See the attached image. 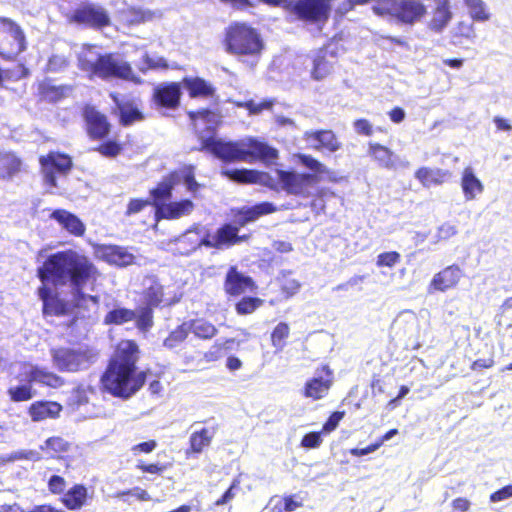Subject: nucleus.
Instances as JSON below:
<instances>
[{
  "label": "nucleus",
  "mask_w": 512,
  "mask_h": 512,
  "mask_svg": "<svg viewBox=\"0 0 512 512\" xmlns=\"http://www.w3.org/2000/svg\"><path fill=\"white\" fill-rule=\"evenodd\" d=\"M298 162L313 173L297 172L294 169H274L272 175L256 169H225L221 175L237 184H259L272 191H284L288 195L307 198L309 187L320 180V175H331L332 171L310 154L296 155Z\"/></svg>",
  "instance_id": "f257e3e1"
},
{
  "label": "nucleus",
  "mask_w": 512,
  "mask_h": 512,
  "mask_svg": "<svg viewBox=\"0 0 512 512\" xmlns=\"http://www.w3.org/2000/svg\"><path fill=\"white\" fill-rule=\"evenodd\" d=\"M39 277L44 282L51 279L58 284H69L74 293L76 306L81 305V301L90 300L98 302L96 296L82 293L85 286H92L99 277V272L91 260L74 250H66L51 255L38 270Z\"/></svg>",
  "instance_id": "f03ea898"
},
{
  "label": "nucleus",
  "mask_w": 512,
  "mask_h": 512,
  "mask_svg": "<svg viewBox=\"0 0 512 512\" xmlns=\"http://www.w3.org/2000/svg\"><path fill=\"white\" fill-rule=\"evenodd\" d=\"M201 150L207 151L224 163H273L279 156L278 150L254 137L236 141H224L207 137L201 143Z\"/></svg>",
  "instance_id": "7ed1b4c3"
},
{
  "label": "nucleus",
  "mask_w": 512,
  "mask_h": 512,
  "mask_svg": "<svg viewBox=\"0 0 512 512\" xmlns=\"http://www.w3.org/2000/svg\"><path fill=\"white\" fill-rule=\"evenodd\" d=\"M77 56L79 68L89 73L90 78L97 76L106 80L117 77L135 81L127 62L112 54L102 55L96 46L82 45Z\"/></svg>",
  "instance_id": "20e7f679"
},
{
  "label": "nucleus",
  "mask_w": 512,
  "mask_h": 512,
  "mask_svg": "<svg viewBox=\"0 0 512 512\" xmlns=\"http://www.w3.org/2000/svg\"><path fill=\"white\" fill-rule=\"evenodd\" d=\"M221 44L224 51L237 58H258L264 50L259 31L245 21H232L223 31Z\"/></svg>",
  "instance_id": "39448f33"
},
{
  "label": "nucleus",
  "mask_w": 512,
  "mask_h": 512,
  "mask_svg": "<svg viewBox=\"0 0 512 512\" xmlns=\"http://www.w3.org/2000/svg\"><path fill=\"white\" fill-rule=\"evenodd\" d=\"M15 379L20 384L11 386L7 390V394L13 402H23L32 399L36 394L32 386L33 384L50 388H59L64 384V379L59 375L45 367H40L30 362L19 364L15 373Z\"/></svg>",
  "instance_id": "423d86ee"
},
{
  "label": "nucleus",
  "mask_w": 512,
  "mask_h": 512,
  "mask_svg": "<svg viewBox=\"0 0 512 512\" xmlns=\"http://www.w3.org/2000/svg\"><path fill=\"white\" fill-rule=\"evenodd\" d=\"M134 372L135 369L121 365L117 361H111L102 376L103 387L114 396L127 398L134 394L145 381L142 374L135 375Z\"/></svg>",
  "instance_id": "0eeeda50"
},
{
  "label": "nucleus",
  "mask_w": 512,
  "mask_h": 512,
  "mask_svg": "<svg viewBox=\"0 0 512 512\" xmlns=\"http://www.w3.org/2000/svg\"><path fill=\"white\" fill-rule=\"evenodd\" d=\"M53 365L62 372L87 370L98 359L99 352L89 345L59 347L50 350Z\"/></svg>",
  "instance_id": "6e6552de"
},
{
  "label": "nucleus",
  "mask_w": 512,
  "mask_h": 512,
  "mask_svg": "<svg viewBox=\"0 0 512 512\" xmlns=\"http://www.w3.org/2000/svg\"><path fill=\"white\" fill-rule=\"evenodd\" d=\"M372 9L376 15L391 16L406 25L421 21L427 14L421 0H380Z\"/></svg>",
  "instance_id": "1a4fd4ad"
},
{
  "label": "nucleus",
  "mask_w": 512,
  "mask_h": 512,
  "mask_svg": "<svg viewBox=\"0 0 512 512\" xmlns=\"http://www.w3.org/2000/svg\"><path fill=\"white\" fill-rule=\"evenodd\" d=\"M333 0H288L284 11L293 18L307 24L324 25L332 11Z\"/></svg>",
  "instance_id": "9d476101"
},
{
  "label": "nucleus",
  "mask_w": 512,
  "mask_h": 512,
  "mask_svg": "<svg viewBox=\"0 0 512 512\" xmlns=\"http://www.w3.org/2000/svg\"><path fill=\"white\" fill-rule=\"evenodd\" d=\"M27 49V39L22 27L14 20L0 17V56L16 60Z\"/></svg>",
  "instance_id": "9b49d317"
},
{
  "label": "nucleus",
  "mask_w": 512,
  "mask_h": 512,
  "mask_svg": "<svg viewBox=\"0 0 512 512\" xmlns=\"http://www.w3.org/2000/svg\"><path fill=\"white\" fill-rule=\"evenodd\" d=\"M239 227L225 223L220 226L215 233L205 232V234L189 249V252L195 251L201 246L214 249L231 247L244 239L246 236H239Z\"/></svg>",
  "instance_id": "f8f14e48"
},
{
  "label": "nucleus",
  "mask_w": 512,
  "mask_h": 512,
  "mask_svg": "<svg viewBox=\"0 0 512 512\" xmlns=\"http://www.w3.org/2000/svg\"><path fill=\"white\" fill-rule=\"evenodd\" d=\"M315 376L309 378L302 388V395L313 401L325 398L334 383V372L329 364L323 363L315 370Z\"/></svg>",
  "instance_id": "ddd939ff"
},
{
  "label": "nucleus",
  "mask_w": 512,
  "mask_h": 512,
  "mask_svg": "<svg viewBox=\"0 0 512 512\" xmlns=\"http://www.w3.org/2000/svg\"><path fill=\"white\" fill-rule=\"evenodd\" d=\"M303 139L310 148L322 153H336L342 148V142L331 129L307 130L303 133Z\"/></svg>",
  "instance_id": "4468645a"
},
{
  "label": "nucleus",
  "mask_w": 512,
  "mask_h": 512,
  "mask_svg": "<svg viewBox=\"0 0 512 512\" xmlns=\"http://www.w3.org/2000/svg\"><path fill=\"white\" fill-rule=\"evenodd\" d=\"M257 289L256 282L250 276L239 271L238 267L230 266L223 281V290L230 297H237Z\"/></svg>",
  "instance_id": "2eb2a0df"
},
{
  "label": "nucleus",
  "mask_w": 512,
  "mask_h": 512,
  "mask_svg": "<svg viewBox=\"0 0 512 512\" xmlns=\"http://www.w3.org/2000/svg\"><path fill=\"white\" fill-rule=\"evenodd\" d=\"M44 179L47 184L56 186V175L66 174L71 166L72 161L68 155L51 152L46 157L40 158Z\"/></svg>",
  "instance_id": "dca6fc26"
},
{
  "label": "nucleus",
  "mask_w": 512,
  "mask_h": 512,
  "mask_svg": "<svg viewBox=\"0 0 512 512\" xmlns=\"http://www.w3.org/2000/svg\"><path fill=\"white\" fill-rule=\"evenodd\" d=\"M463 277V271L457 264L449 265L437 272L428 286V292H445L455 288Z\"/></svg>",
  "instance_id": "f3484780"
},
{
  "label": "nucleus",
  "mask_w": 512,
  "mask_h": 512,
  "mask_svg": "<svg viewBox=\"0 0 512 512\" xmlns=\"http://www.w3.org/2000/svg\"><path fill=\"white\" fill-rule=\"evenodd\" d=\"M71 21L94 28H102L110 24V18L106 10L96 5H87L77 9L73 13Z\"/></svg>",
  "instance_id": "a211bd4d"
},
{
  "label": "nucleus",
  "mask_w": 512,
  "mask_h": 512,
  "mask_svg": "<svg viewBox=\"0 0 512 512\" xmlns=\"http://www.w3.org/2000/svg\"><path fill=\"white\" fill-rule=\"evenodd\" d=\"M337 60L335 51L329 50L327 47L320 48L313 58L311 77L317 81L328 77L337 64Z\"/></svg>",
  "instance_id": "6ab92c4d"
},
{
  "label": "nucleus",
  "mask_w": 512,
  "mask_h": 512,
  "mask_svg": "<svg viewBox=\"0 0 512 512\" xmlns=\"http://www.w3.org/2000/svg\"><path fill=\"white\" fill-rule=\"evenodd\" d=\"M431 16L427 22V28L433 33H442L451 23L453 12L450 0H434Z\"/></svg>",
  "instance_id": "aec40b11"
},
{
  "label": "nucleus",
  "mask_w": 512,
  "mask_h": 512,
  "mask_svg": "<svg viewBox=\"0 0 512 512\" xmlns=\"http://www.w3.org/2000/svg\"><path fill=\"white\" fill-rule=\"evenodd\" d=\"M414 176L423 187L430 188L446 183L452 173L440 168L420 167L415 171Z\"/></svg>",
  "instance_id": "412c9836"
},
{
  "label": "nucleus",
  "mask_w": 512,
  "mask_h": 512,
  "mask_svg": "<svg viewBox=\"0 0 512 512\" xmlns=\"http://www.w3.org/2000/svg\"><path fill=\"white\" fill-rule=\"evenodd\" d=\"M84 116L87 123L88 133L95 139L105 137L109 132V124L106 117L99 113L94 107H86Z\"/></svg>",
  "instance_id": "4be33fe9"
},
{
  "label": "nucleus",
  "mask_w": 512,
  "mask_h": 512,
  "mask_svg": "<svg viewBox=\"0 0 512 512\" xmlns=\"http://www.w3.org/2000/svg\"><path fill=\"white\" fill-rule=\"evenodd\" d=\"M52 219L65 229L68 233L80 237L83 236L86 230L84 223L71 212L64 209H57L52 212Z\"/></svg>",
  "instance_id": "5701e85b"
},
{
  "label": "nucleus",
  "mask_w": 512,
  "mask_h": 512,
  "mask_svg": "<svg viewBox=\"0 0 512 512\" xmlns=\"http://www.w3.org/2000/svg\"><path fill=\"white\" fill-rule=\"evenodd\" d=\"M62 406L52 401H37L29 408V415L33 421H42L59 416Z\"/></svg>",
  "instance_id": "b1692460"
},
{
  "label": "nucleus",
  "mask_w": 512,
  "mask_h": 512,
  "mask_svg": "<svg viewBox=\"0 0 512 512\" xmlns=\"http://www.w3.org/2000/svg\"><path fill=\"white\" fill-rule=\"evenodd\" d=\"M194 209V203L189 199L170 201L165 203L162 200V219H179L189 215Z\"/></svg>",
  "instance_id": "393cba45"
},
{
  "label": "nucleus",
  "mask_w": 512,
  "mask_h": 512,
  "mask_svg": "<svg viewBox=\"0 0 512 512\" xmlns=\"http://www.w3.org/2000/svg\"><path fill=\"white\" fill-rule=\"evenodd\" d=\"M368 154L378 163L379 166L383 168L392 169L396 165L393 151L380 143L369 142Z\"/></svg>",
  "instance_id": "a878e982"
},
{
  "label": "nucleus",
  "mask_w": 512,
  "mask_h": 512,
  "mask_svg": "<svg viewBox=\"0 0 512 512\" xmlns=\"http://www.w3.org/2000/svg\"><path fill=\"white\" fill-rule=\"evenodd\" d=\"M215 428H202L199 431H195L189 438V448L187 454H200L207 447L210 446L211 441L215 435Z\"/></svg>",
  "instance_id": "bb28decb"
},
{
  "label": "nucleus",
  "mask_w": 512,
  "mask_h": 512,
  "mask_svg": "<svg viewBox=\"0 0 512 512\" xmlns=\"http://www.w3.org/2000/svg\"><path fill=\"white\" fill-rule=\"evenodd\" d=\"M279 293L284 300H288L296 295L300 288L301 282L294 277L292 271H282L276 278Z\"/></svg>",
  "instance_id": "cd10ccee"
},
{
  "label": "nucleus",
  "mask_w": 512,
  "mask_h": 512,
  "mask_svg": "<svg viewBox=\"0 0 512 512\" xmlns=\"http://www.w3.org/2000/svg\"><path fill=\"white\" fill-rule=\"evenodd\" d=\"M137 353L138 347L135 342L131 340L121 341L117 346L116 354L112 361H117L121 365L135 369Z\"/></svg>",
  "instance_id": "c85d7f7f"
},
{
  "label": "nucleus",
  "mask_w": 512,
  "mask_h": 512,
  "mask_svg": "<svg viewBox=\"0 0 512 512\" xmlns=\"http://www.w3.org/2000/svg\"><path fill=\"white\" fill-rule=\"evenodd\" d=\"M103 258L117 266H127L133 263L134 255L120 246H105L102 249Z\"/></svg>",
  "instance_id": "c756f323"
},
{
  "label": "nucleus",
  "mask_w": 512,
  "mask_h": 512,
  "mask_svg": "<svg viewBox=\"0 0 512 512\" xmlns=\"http://www.w3.org/2000/svg\"><path fill=\"white\" fill-rule=\"evenodd\" d=\"M451 43L460 46L465 42H472L476 38L475 27L473 23L460 20L451 31Z\"/></svg>",
  "instance_id": "7c9ffc66"
},
{
  "label": "nucleus",
  "mask_w": 512,
  "mask_h": 512,
  "mask_svg": "<svg viewBox=\"0 0 512 512\" xmlns=\"http://www.w3.org/2000/svg\"><path fill=\"white\" fill-rule=\"evenodd\" d=\"M184 85L191 98H208L213 97L215 94V88L208 81L200 77L187 78L184 80Z\"/></svg>",
  "instance_id": "2f4dec72"
},
{
  "label": "nucleus",
  "mask_w": 512,
  "mask_h": 512,
  "mask_svg": "<svg viewBox=\"0 0 512 512\" xmlns=\"http://www.w3.org/2000/svg\"><path fill=\"white\" fill-rule=\"evenodd\" d=\"M461 187L466 200H472L477 194H480L484 187L481 181L475 176L471 167L463 170Z\"/></svg>",
  "instance_id": "473e14b6"
},
{
  "label": "nucleus",
  "mask_w": 512,
  "mask_h": 512,
  "mask_svg": "<svg viewBox=\"0 0 512 512\" xmlns=\"http://www.w3.org/2000/svg\"><path fill=\"white\" fill-rule=\"evenodd\" d=\"M153 205L155 210V219L158 223L160 221V188L156 187L152 190V201L150 199L141 200L133 199L129 202L126 214L133 215L140 212L144 207Z\"/></svg>",
  "instance_id": "72a5a7b5"
},
{
  "label": "nucleus",
  "mask_w": 512,
  "mask_h": 512,
  "mask_svg": "<svg viewBox=\"0 0 512 512\" xmlns=\"http://www.w3.org/2000/svg\"><path fill=\"white\" fill-rule=\"evenodd\" d=\"M189 331L192 332L195 337L202 340H210L215 337L218 333L217 327L203 318H196L187 321Z\"/></svg>",
  "instance_id": "f704fd0d"
},
{
  "label": "nucleus",
  "mask_w": 512,
  "mask_h": 512,
  "mask_svg": "<svg viewBox=\"0 0 512 512\" xmlns=\"http://www.w3.org/2000/svg\"><path fill=\"white\" fill-rule=\"evenodd\" d=\"M39 297L43 301V312L46 315H59L66 311L65 304L54 297L49 289L42 286L38 290Z\"/></svg>",
  "instance_id": "c9c22d12"
},
{
  "label": "nucleus",
  "mask_w": 512,
  "mask_h": 512,
  "mask_svg": "<svg viewBox=\"0 0 512 512\" xmlns=\"http://www.w3.org/2000/svg\"><path fill=\"white\" fill-rule=\"evenodd\" d=\"M120 113V121L124 126L133 124L143 118L139 109L132 103L120 102L116 95H111Z\"/></svg>",
  "instance_id": "e433bc0d"
},
{
  "label": "nucleus",
  "mask_w": 512,
  "mask_h": 512,
  "mask_svg": "<svg viewBox=\"0 0 512 512\" xmlns=\"http://www.w3.org/2000/svg\"><path fill=\"white\" fill-rule=\"evenodd\" d=\"M86 497L87 489L82 485H76L64 495L63 503L69 509H78L85 503Z\"/></svg>",
  "instance_id": "4c0bfd02"
},
{
  "label": "nucleus",
  "mask_w": 512,
  "mask_h": 512,
  "mask_svg": "<svg viewBox=\"0 0 512 512\" xmlns=\"http://www.w3.org/2000/svg\"><path fill=\"white\" fill-rule=\"evenodd\" d=\"M290 336V327L286 322L278 323L270 334L271 345L277 350L282 351Z\"/></svg>",
  "instance_id": "58836bf2"
},
{
  "label": "nucleus",
  "mask_w": 512,
  "mask_h": 512,
  "mask_svg": "<svg viewBox=\"0 0 512 512\" xmlns=\"http://www.w3.org/2000/svg\"><path fill=\"white\" fill-rule=\"evenodd\" d=\"M181 89L178 83L162 85V108H176L179 105Z\"/></svg>",
  "instance_id": "ea45409f"
},
{
  "label": "nucleus",
  "mask_w": 512,
  "mask_h": 512,
  "mask_svg": "<svg viewBox=\"0 0 512 512\" xmlns=\"http://www.w3.org/2000/svg\"><path fill=\"white\" fill-rule=\"evenodd\" d=\"M69 443L61 437L48 438L43 445L40 446L41 450L46 452L50 457H60L62 453L69 450Z\"/></svg>",
  "instance_id": "a19ab883"
},
{
  "label": "nucleus",
  "mask_w": 512,
  "mask_h": 512,
  "mask_svg": "<svg viewBox=\"0 0 512 512\" xmlns=\"http://www.w3.org/2000/svg\"><path fill=\"white\" fill-rule=\"evenodd\" d=\"M189 333L190 331L187 321L183 322L169 333V335L164 339L163 345L168 348H176L187 339Z\"/></svg>",
  "instance_id": "79ce46f5"
},
{
  "label": "nucleus",
  "mask_w": 512,
  "mask_h": 512,
  "mask_svg": "<svg viewBox=\"0 0 512 512\" xmlns=\"http://www.w3.org/2000/svg\"><path fill=\"white\" fill-rule=\"evenodd\" d=\"M463 2L469 9V14L473 21L485 22L490 19V13L482 0H463Z\"/></svg>",
  "instance_id": "37998d69"
},
{
  "label": "nucleus",
  "mask_w": 512,
  "mask_h": 512,
  "mask_svg": "<svg viewBox=\"0 0 512 512\" xmlns=\"http://www.w3.org/2000/svg\"><path fill=\"white\" fill-rule=\"evenodd\" d=\"M135 318L136 312L125 308H118L108 312L105 316L104 322L106 324L121 325L123 323L132 321Z\"/></svg>",
  "instance_id": "c03bdc74"
},
{
  "label": "nucleus",
  "mask_w": 512,
  "mask_h": 512,
  "mask_svg": "<svg viewBox=\"0 0 512 512\" xmlns=\"http://www.w3.org/2000/svg\"><path fill=\"white\" fill-rule=\"evenodd\" d=\"M264 301L258 297H242L235 304V311L238 315H248L255 312L259 307L263 305Z\"/></svg>",
  "instance_id": "a18cd8bd"
},
{
  "label": "nucleus",
  "mask_w": 512,
  "mask_h": 512,
  "mask_svg": "<svg viewBox=\"0 0 512 512\" xmlns=\"http://www.w3.org/2000/svg\"><path fill=\"white\" fill-rule=\"evenodd\" d=\"M121 5L123 7L118 10V17L120 21L127 24H134L145 19V13L141 10H137L133 7H126L125 3H121Z\"/></svg>",
  "instance_id": "49530a36"
},
{
  "label": "nucleus",
  "mask_w": 512,
  "mask_h": 512,
  "mask_svg": "<svg viewBox=\"0 0 512 512\" xmlns=\"http://www.w3.org/2000/svg\"><path fill=\"white\" fill-rule=\"evenodd\" d=\"M183 182L182 178V167L177 170L172 171L165 181H162V200L171 197V190L175 185H178Z\"/></svg>",
  "instance_id": "de8ad7c7"
},
{
  "label": "nucleus",
  "mask_w": 512,
  "mask_h": 512,
  "mask_svg": "<svg viewBox=\"0 0 512 512\" xmlns=\"http://www.w3.org/2000/svg\"><path fill=\"white\" fill-rule=\"evenodd\" d=\"M40 459L41 455L36 450H18L2 457L4 462H15L21 460L38 461Z\"/></svg>",
  "instance_id": "09e8293b"
},
{
  "label": "nucleus",
  "mask_w": 512,
  "mask_h": 512,
  "mask_svg": "<svg viewBox=\"0 0 512 512\" xmlns=\"http://www.w3.org/2000/svg\"><path fill=\"white\" fill-rule=\"evenodd\" d=\"M182 178L183 183L186 185L188 191H190L191 193H196L199 190L200 184L195 179L194 166H182Z\"/></svg>",
  "instance_id": "8fccbe9b"
},
{
  "label": "nucleus",
  "mask_w": 512,
  "mask_h": 512,
  "mask_svg": "<svg viewBox=\"0 0 512 512\" xmlns=\"http://www.w3.org/2000/svg\"><path fill=\"white\" fill-rule=\"evenodd\" d=\"M236 225L240 227L246 226L248 223L254 222L257 220L256 214L254 212L253 207H242L237 210L236 214Z\"/></svg>",
  "instance_id": "3c124183"
},
{
  "label": "nucleus",
  "mask_w": 512,
  "mask_h": 512,
  "mask_svg": "<svg viewBox=\"0 0 512 512\" xmlns=\"http://www.w3.org/2000/svg\"><path fill=\"white\" fill-rule=\"evenodd\" d=\"M401 255L397 251L380 253L377 256L376 265L378 267H393L400 262Z\"/></svg>",
  "instance_id": "603ef678"
},
{
  "label": "nucleus",
  "mask_w": 512,
  "mask_h": 512,
  "mask_svg": "<svg viewBox=\"0 0 512 512\" xmlns=\"http://www.w3.org/2000/svg\"><path fill=\"white\" fill-rule=\"evenodd\" d=\"M240 488V479L236 477L232 480L229 488L222 494V496L215 501L216 506H223L233 500L236 496V491Z\"/></svg>",
  "instance_id": "864d4df0"
},
{
  "label": "nucleus",
  "mask_w": 512,
  "mask_h": 512,
  "mask_svg": "<svg viewBox=\"0 0 512 512\" xmlns=\"http://www.w3.org/2000/svg\"><path fill=\"white\" fill-rule=\"evenodd\" d=\"M226 353L225 348L220 342H215L209 350L204 353V359L207 362H215L220 360Z\"/></svg>",
  "instance_id": "5fc2aeb1"
},
{
  "label": "nucleus",
  "mask_w": 512,
  "mask_h": 512,
  "mask_svg": "<svg viewBox=\"0 0 512 512\" xmlns=\"http://www.w3.org/2000/svg\"><path fill=\"white\" fill-rule=\"evenodd\" d=\"M321 432L306 433L301 439V446L307 449L318 448L322 443Z\"/></svg>",
  "instance_id": "6e6d98bb"
},
{
  "label": "nucleus",
  "mask_w": 512,
  "mask_h": 512,
  "mask_svg": "<svg viewBox=\"0 0 512 512\" xmlns=\"http://www.w3.org/2000/svg\"><path fill=\"white\" fill-rule=\"evenodd\" d=\"M344 416L345 411H335L331 413L326 422L323 424L322 431L325 433L334 431Z\"/></svg>",
  "instance_id": "4d7b16f0"
},
{
  "label": "nucleus",
  "mask_w": 512,
  "mask_h": 512,
  "mask_svg": "<svg viewBox=\"0 0 512 512\" xmlns=\"http://www.w3.org/2000/svg\"><path fill=\"white\" fill-rule=\"evenodd\" d=\"M355 132L363 136H371L374 132L371 122L366 118H358L353 122Z\"/></svg>",
  "instance_id": "13d9d810"
},
{
  "label": "nucleus",
  "mask_w": 512,
  "mask_h": 512,
  "mask_svg": "<svg viewBox=\"0 0 512 512\" xmlns=\"http://www.w3.org/2000/svg\"><path fill=\"white\" fill-rule=\"evenodd\" d=\"M89 386L80 385L72 392L71 400L76 405H82L88 402V393L91 392Z\"/></svg>",
  "instance_id": "bf43d9fd"
},
{
  "label": "nucleus",
  "mask_w": 512,
  "mask_h": 512,
  "mask_svg": "<svg viewBox=\"0 0 512 512\" xmlns=\"http://www.w3.org/2000/svg\"><path fill=\"white\" fill-rule=\"evenodd\" d=\"M68 65V59L64 55H52L47 64V68L51 72H58L63 70Z\"/></svg>",
  "instance_id": "052dcab7"
},
{
  "label": "nucleus",
  "mask_w": 512,
  "mask_h": 512,
  "mask_svg": "<svg viewBox=\"0 0 512 512\" xmlns=\"http://www.w3.org/2000/svg\"><path fill=\"white\" fill-rule=\"evenodd\" d=\"M137 326L140 330H147L152 326V312L151 309H142L140 314H136Z\"/></svg>",
  "instance_id": "680f3d73"
},
{
  "label": "nucleus",
  "mask_w": 512,
  "mask_h": 512,
  "mask_svg": "<svg viewBox=\"0 0 512 512\" xmlns=\"http://www.w3.org/2000/svg\"><path fill=\"white\" fill-rule=\"evenodd\" d=\"M282 501L285 512H292L303 506V500L298 495L284 496Z\"/></svg>",
  "instance_id": "e2e57ef3"
},
{
  "label": "nucleus",
  "mask_w": 512,
  "mask_h": 512,
  "mask_svg": "<svg viewBox=\"0 0 512 512\" xmlns=\"http://www.w3.org/2000/svg\"><path fill=\"white\" fill-rule=\"evenodd\" d=\"M472 503L466 497H457L450 503L451 512H469Z\"/></svg>",
  "instance_id": "0e129e2a"
},
{
  "label": "nucleus",
  "mask_w": 512,
  "mask_h": 512,
  "mask_svg": "<svg viewBox=\"0 0 512 512\" xmlns=\"http://www.w3.org/2000/svg\"><path fill=\"white\" fill-rule=\"evenodd\" d=\"M252 207L254 209L257 219L259 217H262V216L268 215V214H272L277 211V207L272 202H268V201L257 203L255 205H253Z\"/></svg>",
  "instance_id": "69168bd1"
},
{
  "label": "nucleus",
  "mask_w": 512,
  "mask_h": 512,
  "mask_svg": "<svg viewBox=\"0 0 512 512\" xmlns=\"http://www.w3.org/2000/svg\"><path fill=\"white\" fill-rule=\"evenodd\" d=\"M512 497V484H508L490 494L491 502H501Z\"/></svg>",
  "instance_id": "338daca9"
},
{
  "label": "nucleus",
  "mask_w": 512,
  "mask_h": 512,
  "mask_svg": "<svg viewBox=\"0 0 512 512\" xmlns=\"http://www.w3.org/2000/svg\"><path fill=\"white\" fill-rule=\"evenodd\" d=\"M102 155L114 157L120 152V147L115 142H107L100 145L97 149Z\"/></svg>",
  "instance_id": "774afa93"
}]
</instances>
